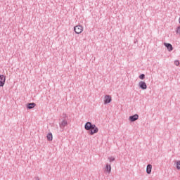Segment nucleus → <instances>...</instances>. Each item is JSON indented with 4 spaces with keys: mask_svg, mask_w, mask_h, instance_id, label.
<instances>
[{
    "mask_svg": "<svg viewBox=\"0 0 180 180\" xmlns=\"http://www.w3.org/2000/svg\"><path fill=\"white\" fill-rule=\"evenodd\" d=\"M84 129L85 130H87V131H89L90 130V136H94V134H96V133H98V131H99V129L98 128V127H96V125H95L94 124H92L91 122H87L85 124Z\"/></svg>",
    "mask_w": 180,
    "mask_h": 180,
    "instance_id": "nucleus-1",
    "label": "nucleus"
},
{
    "mask_svg": "<svg viewBox=\"0 0 180 180\" xmlns=\"http://www.w3.org/2000/svg\"><path fill=\"white\" fill-rule=\"evenodd\" d=\"M65 117H67V115L65 114V117H63L59 122V127L61 131H63L65 129V127L68 126V120H67Z\"/></svg>",
    "mask_w": 180,
    "mask_h": 180,
    "instance_id": "nucleus-2",
    "label": "nucleus"
},
{
    "mask_svg": "<svg viewBox=\"0 0 180 180\" xmlns=\"http://www.w3.org/2000/svg\"><path fill=\"white\" fill-rule=\"evenodd\" d=\"M74 32L76 34H81V33L84 32V27L81 25H76L74 27Z\"/></svg>",
    "mask_w": 180,
    "mask_h": 180,
    "instance_id": "nucleus-3",
    "label": "nucleus"
},
{
    "mask_svg": "<svg viewBox=\"0 0 180 180\" xmlns=\"http://www.w3.org/2000/svg\"><path fill=\"white\" fill-rule=\"evenodd\" d=\"M112 102V96L105 95L104 96V105H108V103H110Z\"/></svg>",
    "mask_w": 180,
    "mask_h": 180,
    "instance_id": "nucleus-4",
    "label": "nucleus"
},
{
    "mask_svg": "<svg viewBox=\"0 0 180 180\" xmlns=\"http://www.w3.org/2000/svg\"><path fill=\"white\" fill-rule=\"evenodd\" d=\"M139 86L141 88V89H143V91H145V89H147V84L145 83V82L141 81L139 82Z\"/></svg>",
    "mask_w": 180,
    "mask_h": 180,
    "instance_id": "nucleus-5",
    "label": "nucleus"
},
{
    "mask_svg": "<svg viewBox=\"0 0 180 180\" xmlns=\"http://www.w3.org/2000/svg\"><path fill=\"white\" fill-rule=\"evenodd\" d=\"M5 81H6V77L4 75H0V86H4L5 85Z\"/></svg>",
    "mask_w": 180,
    "mask_h": 180,
    "instance_id": "nucleus-6",
    "label": "nucleus"
},
{
    "mask_svg": "<svg viewBox=\"0 0 180 180\" xmlns=\"http://www.w3.org/2000/svg\"><path fill=\"white\" fill-rule=\"evenodd\" d=\"M129 120L131 122H136V120H139V115L135 114L134 115L129 116Z\"/></svg>",
    "mask_w": 180,
    "mask_h": 180,
    "instance_id": "nucleus-7",
    "label": "nucleus"
},
{
    "mask_svg": "<svg viewBox=\"0 0 180 180\" xmlns=\"http://www.w3.org/2000/svg\"><path fill=\"white\" fill-rule=\"evenodd\" d=\"M104 171L107 172V174H110V172H112V166L109 164H106Z\"/></svg>",
    "mask_w": 180,
    "mask_h": 180,
    "instance_id": "nucleus-8",
    "label": "nucleus"
},
{
    "mask_svg": "<svg viewBox=\"0 0 180 180\" xmlns=\"http://www.w3.org/2000/svg\"><path fill=\"white\" fill-rule=\"evenodd\" d=\"M164 46H165L168 51H172V50H174V47H172V45L169 43H165Z\"/></svg>",
    "mask_w": 180,
    "mask_h": 180,
    "instance_id": "nucleus-9",
    "label": "nucleus"
},
{
    "mask_svg": "<svg viewBox=\"0 0 180 180\" xmlns=\"http://www.w3.org/2000/svg\"><path fill=\"white\" fill-rule=\"evenodd\" d=\"M153 169V165H148L146 167V172L147 174H151V170Z\"/></svg>",
    "mask_w": 180,
    "mask_h": 180,
    "instance_id": "nucleus-10",
    "label": "nucleus"
},
{
    "mask_svg": "<svg viewBox=\"0 0 180 180\" xmlns=\"http://www.w3.org/2000/svg\"><path fill=\"white\" fill-rule=\"evenodd\" d=\"M46 138L48 141H53V134L51 132L48 133Z\"/></svg>",
    "mask_w": 180,
    "mask_h": 180,
    "instance_id": "nucleus-11",
    "label": "nucleus"
},
{
    "mask_svg": "<svg viewBox=\"0 0 180 180\" xmlns=\"http://www.w3.org/2000/svg\"><path fill=\"white\" fill-rule=\"evenodd\" d=\"M36 106V103H30L27 104V109H33V108H34Z\"/></svg>",
    "mask_w": 180,
    "mask_h": 180,
    "instance_id": "nucleus-12",
    "label": "nucleus"
},
{
    "mask_svg": "<svg viewBox=\"0 0 180 180\" xmlns=\"http://www.w3.org/2000/svg\"><path fill=\"white\" fill-rule=\"evenodd\" d=\"M176 167L178 169H180V160H178V161L176 162Z\"/></svg>",
    "mask_w": 180,
    "mask_h": 180,
    "instance_id": "nucleus-13",
    "label": "nucleus"
},
{
    "mask_svg": "<svg viewBox=\"0 0 180 180\" xmlns=\"http://www.w3.org/2000/svg\"><path fill=\"white\" fill-rule=\"evenodd\" d=\"M108 160L110 162H113L115 161V158L114 157H108Z\"/></svg>",
    "mask_w": 180,
    "mask_h": 180,
    "instance_id": "nucleus-14",
    "label": "nucleus"
},
{
    "mask_svg": "<svg viewBox=\"0 0 180 180\" xmlns=\"http://www.w3.org/2000/svg\"><path fill=\"white\" fill-rule=\"evenodd\" d=\"M176 34H180V26L177 27L176 30Z\"/></svg>",
    "mask_w": 180,
    "mask_h": 180,
    "instance_id": "nucleus-15",
    "label": "nucleus"
},
{
    "mask_svg": "<svg viewBox=\"0 0 180 180\" xmlns=\"http://www.w3.org/2000/svg\"><path fill=\"white\" fill-rule=\"evenodd\" d=\"M139 78H140V79H144V78H146V75H144V74L140 75Z\"/></svg>",
    "mask_w": 180,
    "mask_h": 180,
    "instance_id": "nucleus-16",
    "label": "nucleus"
},
{
    "mask_svg": "<svg viewBox=\"0 0 180 180\" xmlns=\"http://www.w3.org/2000/svg\"><path fill=\"white\" fill-rule=\"evenodd\" d=\"M174 65H176V67H178V65H179V60H174Z\"/></svg>",
    "mask_w": 180,
    "mask_h": 180,
    "instance_id": "nucleus-17",
    "label": "nucleus"
},
{
    "mask_svg": "<svg viewBox=\"0 0 180 180\" xmlns=\"http://www.w3.org/2000/svg\"><path fill=\"white\" fill-rule=\"evenodd\" d=\"M35 179H36V180H40V178H39V177H35Z\"/></svg>",
    "mask_w": 180,
    "mask_h": 180,
    "instance_id": "nucleus-18",
    "label": "nucleus"
}]
</instances>
